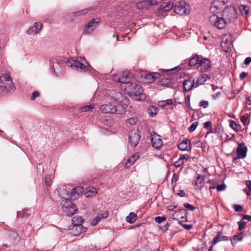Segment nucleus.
Returning <instances> with one entry per match:
<instances>
[{"label": "nucleus", "mask_w": 251, "mask_h": 251, "mask_svg": "<svg viewBox=\"0 0 251 251\" xmlns=\"http://www.w3.org/2000/svg\"><path fill=\"white\" fill-rule=\"evenodd\" d=\"M100 21L96 20H92L85 26L84 28L85 34H90L99 25Z\"/></svg>", "instance_id": "dca6fc26"}, {"label": "nucleus", "mask_w": 251, "mask_h": 251, "mask_svg": "<svg viewBox=\"0 0 251 251\" xmlns=\"http://www.w3.org/2000/svg\"><path fill=\"white\" fill-rule=\"evenodd\" d=\"M184 206L185 208L188 209L190 210H193L195 209L194 206H193L191 204L188 203H185L184 204Z\"/></svg>", "instance_id": "13d9d810"}, {"label": "nucleus", "mask_w": 251, "mask_h": 251, "mask_svg": "<svg viewBox=\"0 0 251 251\" xmlns=\"http://www.w3.org/2000/svg\"><path fill=\"white\" fill-rule=\"evenodd\" d=\"M238 225L239 230L241 231L245 227L246 222L243 220H241L238 222Z\"/></svg>", "instance_id": "de8ad7c7"}, {"label": "nucleus", "mask_w": 251, "mask_h": 251, "mask_svg": "<svg viewBox=\"0 0 251 251\" xmlns=\"http://www.w3.org/2000/svg\"><path fill=\"white\" fill-rule=\"evenodd\" d=\"M91 10L90 8H86L83 10H81L74 13L75 16H80L84 15L88 13Z\"/></svg>", "instance_id": "ea45409f"}, {"label": "nucleus", "mask_w": 251, "mask_h": 251, "mask_svg": "<svg viewBox=\"0 0 251 251\" xmlns=\"http://www.w3.org/2000/svg\"><path fill=\"white\" fill-rule=\"evenodd\" d=\"M122 89L135 100H140L145 98L141 85L135 82H131L126 86H122Z\"/></svg>", "instance_id": "f03ea898"}, {"label": "nucleus", "mask_w": 251, "mask_h": 251, "mask_svg": "<svg viewBox=\"0 0 251 251\" xmlns=\"http://www.w3.org/2000/svg\"><path fill=\"white\" fill-rule=\"evenodd\" d=\"M0 81L1 85L12 89L14 88L13 81L10 75L8 74H2L0 77Z\"/></svg>", "instance_id": "4468645a"}, {"label": "nucleus", "mask_w": 251, "mask_h": 251, "mask_svg": "<svg viewBox=\"0 0 251 251\" xmlns=\"http://www.w3.org/2000/svg\"><path fill=\"white\" fill-rule=\"evenodd\" d=\"M100 214L101 215V218L103 219H104L108 216L109 213H108V211L106 210V211H103L102 213H100Z\"/></svg>", "instance_id": "4d7b16f0"}, {"label": "nucleus", "mask_w": 251, "mask_h": 251, "mask_svg": "<svg viewBox=\"0 0 251 251\" xmlns=\"http://www.w3.org/2000/svg\"><path fill=\"white\" fill-rule=\"evenodd\" d=\"M209 18V21L211 25L218 29H223L226 25V24L225 21L223 17H219L217 14L212 13Z\"/></svg>", "instance_id": "6e6552de"}, {"label": "nucleus", "mask_w": 251, "mask_h": 251, "mask_svg": "<svg viewBox=\"0 0 251 251\" xmlns=\"http://www.w3.org/2000/svg\"><path fill=\"white\" fill-rule=\"evenodd\" d=\"M228 240V238L227 236H224L222 234L221 232L218 233L217 236L213 239L212 241L213 245H215L217 243L221 241H226Z\"/></svg>", "instance_id": "393cba45"}, {"label": "nucleus", "mask_w": 251, "mask_h": 251, "mask_svg": "<svg viewBox=\"0 0 251 251\" xmlns=\"http://www.w3.org/2000/svg\"><path fill=\"white\" fill-rule=\"evenodd\" d=\"M100 222V221L96 218H95V219H94L93 220V221L91 222V224L93 226H96V225H97Z\"/></svg>", "instance_id": "e2e57ef3"}, {"label": "nucleus", "mask_w": 251, "mask_h": 251, "mask_svg": "<svg viewBox=\"0 0 251 251\" xmlns=\"http://www.w3.org/2000/svg\"><path fill=\"white\" fill-rule=\"evenodd\" d=\"M176 205H174L172 204L169 205L167 206V208L168 210H173L174 208H176Z\"/></svg>", "instance_id": "69168bd1"}, {"label": "nucleus", "mask_w": 251, "mask_h": 251, "mask_svg": "<svg viewBox=\"0 0 251 251\" xmlns=\"http://www.w3.org/2000/svg\"><path fill=\"white\" fill-rule=\"evenodd\" d=\"M83 222L84 220L79 216H75L72 220V223L73 226L82 225Z\"/></svg>", "instance_id": "7c9ffc66"}, {"label": "nucleus", "mask_w": 251, "mask_h": 251, "mask_svg": "<svg viewBox=\"0 0 251 251\" xmlns=\"http://www.w3.org/2000/svg\"><path fill=\"white\" fill-rule=\"evenodd\" d=\"M87 228L82 225L73 226L70 229V233L74 236H77L85 232Z\"/></svg>", "instance_id": "f3484780"}, {"label": "nucleus", "mask_w": 251, "mask_h": 251, "mask_svg": "<svg viewBox=\"0 0 251 251\" xmlns=\"http://www.w3.org/2000/svg\"><path fill=\"white\" fill-rule=\"evenodd\" d=\"M190 159V156L188 154L181 155L178 160L174 163V165L176 168L179 167Z\"/></svg>", "instance_id": "4be33fe9"}, {"label": "nucleus", "mask_w": 251, "mask_h": 251, "mask_svg": "<svg viewBox=\"0 0 251 251\" xmlns=\"http://www.w3.org/2000/svg\"><path fill=\"white\" fill-rule=\"evenodd\" d=\"M39 96V93L37 91H34L33 93H32V95L31 96V100H34L36 98L38 97Z\"/></svg>", "instance_id": "5fc2aeb1"}, {"label": "nucleus", "mask_w": 251, "mask_h": 251, "mask_svg": "<svg viewBox=\"0 0 251 251\" xmlns=\"http://www.w3.org/2000/svg\"><path fill=\"white\" fill-rule=\"evenodd\" d=\"M198 125V123L197 122L193 123L192 124V125L190 126V127H189V131L192 132H193L194 131H195V130L196 129Z\"/></svg>", "instance_id": "8fccbe9b"}, {"label": "nucleus", "mask_w": 251, "mask_h": 251, "mask_svg": "<svg viewBox=\"0 0 251 251\" xmlns=\"http://www.w3.org/2000/svg\"><path fill=\"white\" fill-rule=\"evenodd\" d=\"M232 40L230 34H225L222 38L221 46L226 52L228 51L232 46Z\"/></svg>", "instance_id": "f8f14e48"}, {"label": "nucleus", "mask_w": 251, "mask_h": 251, "mask_svg": "<svg viewBox=\"0 0 251 251\" xmlns=\"http://www.w3.org/2000/svg\"><path fill=\"white\" fill-rule=\"evenodd\" d=\"M247 151V147L244 144H239L236 149V156L235 159L244 158L246 156Z\"/></svg>", "instance_id": "ddd939ff"}, {"label": "nucleus", "mask_w": 251, "mask_h": 251, "mask_svg": "<svg viewBox=\"0 0 251 251\" xmlns=\"http://www.w3.org/2000/svg\"><path fill=\"white\" fill-rule=\"evenodd\" d=\"M230 126L235 131H240L241 129V126L239 124H237L233 121H231L230 122Z\"/></svg>", "instance_id": "e433bc0d"}, {"label": "nucleus", "mask_w": 251, "mask_h": 251, "mask_svg": "<svg viewBox=\"0 0 251 251\" xmlns=\"http://www.w3.org/2000/svg\"><path fill=\"white\" fill-rule=\"evenodd\" d=\"M149 113L151 116H153L157 114V108L155 106H151L149 108Z\"/></svg>", "instance_id": "a18cd8bd"}, {"label": "nucleus", "mask_w": 251, "mask_h": 251, "mask_svg": "<svg viewBox=\"0 0 251 251\" xmlns=\"http://www.w3.org/2000/svg\"><path fill=\"white\" fill-rule=\"evenodd\" d=\"M84 60V59L82 57H80V61L70 59L67 62V64L68 66L77 70L86 71L87 70V66L81 62Z\"/></svg>", "instance_id": "9d476101"}, {"label": "nucleus", "mask_w": 251, "mask_h": 251, "mask_svg": "<svg viewBox=\"0 0 251 251\" xmlns=\"http://www.w3.org/2000/svg\"><path fill=\"white\" fill-rule=\"evenodd\" d=\"M244 237L245 234L243 232H241L237 235L234 236L232 238L230 239L232 245L234 246L236 244L237 242L242 241Z\"/></svg>", "instance_id": "a878e982"}, {"label": "nucleus", "mask_w": 251, "mask_h": 251, "mask_svg": "<svg viewBox=\"0 0 251 251\" xmlns=\"http://www.w3.org/2000/svg\"><path fill=\"white\" fill-rule=\"evenodd\" d=\"M149 6H150V5L148 0H144L142 1H139L136 4L137 8L140 10L148 9Z\"/></svg>", "instance_id": "c85d7f7f"}, {"label": "nucleus", "mask_w": 251, "mask_h": 251, "mask_svg": "<svg viewBox=\"0 0 251 251\" xmlns=\"http://www.w3.org/2000/svg\"><path fill=\"white\" fill-rule=\"evenodd\" d=\"M114 102L112 99V102L101 105L100 110L104 113H114Z\"/></svg>", "instance_id": "a211bd4d"}, {"label": "nucleus", "mask_w": 251, "mask_h": 251, "mask_svg": "<svg viewBox=\"0 0 251 251\" xmlns=\"http://www.w3.org/2000/svg\"><path fill=\"white\" fill-rule=\"evenodd\" d=\"M137 215L134 212H130L128 216L126 218L127 222L130 224L134 223L136 220Z\"/></svg>", "instance_id": "473e14b6"}, {"label": "nucleus", "mask_w": 251, "mask_h": 251, "mask_svg": "<svg viewBox=\"0 0 251 251\" xmlns=\"http://www.w3.org/2000/svg\"><path fill=\"white\" fill-rule=\"evenodd\" d=\"M174 11L180 15H187L190 13V7L185 1L182 0L176 3Z\"/></svg>", "instance_id": "0eeeda50"}, {"label": "nucleus", "mask_w": 251, "mask_h": 251, "mask_svg": "<svg viewBox=\"0 0 251 251\" xmlns=\"http://www.w3.org/2000/svg\"><path fill=\"white\" fill-rule=\"evenodd\" d=\"M131 75L128 72H123L122 75L118 78V82L121 83L126 86L131 83Z\"/></svg>", "instance_id": "412c9836"}, {"label": "nucleus", "mask_w": 251, "mask_h": 251, "mask_svg": "<svg viewBox=\"0 0 251 251\" xmlns=\"http://www.w3.org/2000/svg\"><path fill=\"white\" fill-rule=\"evenodd\" d=\"M43 27V25L40 22L35 23L27 31V33L30 35H34L39 32Z\"/></svg>", "instance_id": "aec40b11"}, {"label": "nucleus", "mask_w": 251, "mask_h": 251, "mask_svg": "<svg viewBox=\"0 0 251 251\" xmlns=\"http://www.w3.org/2000/svg\"><path fill=\"white\" fill-rule=\"evenodd\" d=\"M203 127L204 128H210V132H212V126L211 121L206 122L204 123Z\"/></svg>", "instance_id": "49530a36"}, {"label": "nucleus", "mask_w": 251, "mask_h": 251, "mask_svg": "<svg viewBox=\"0 0 251 251\" xmlns=\"http://www.w3.org/2000/svg\"><path fill=\"white\" fill-rule=\"evenodd\" d=\"M94 104H91L90 105H85L79 109L80 112H86L92 110L95 108Z\"/></svg>", "instance_id": "f704fd0d"}, {"label": "nucleus", "mask_w": 251, "mask_h": 251, "mask_svg": "<svg viewBox=\"0 0 251 251\" xmlns=\"http://www.w3.org/2000/svg\"><path fill=\"white\" fill-rule=\"evenodd\" d=\"M241 120L244 125H248L250 123L249 118L248 116H242L241 117Z\"/></svg>", "instance_id": "37998d69"}, {"label": "nucleus", "mask_w": 251, "mask_h": 251, "mask_svg": "<svg viewBox=\"0 0 251 251\" xmlns=\"http://www.w3.org/2000/svg\"><path fill=\"white\" fill-rule=\"evenodd\" d=\"M181 226L187 230H189L192 228V226L191 225L181 224Z\"/></svg>", "instance_id": "680f3d73"}, {"label": "nucleus", "mask_w": 251, "mask_h": 251, "mask_svg": "<svg viewBox=\"0 0 251 251\" xmlns=\"http://www.w3.org/2000/svg\"><path fill=\"white\" fill-rule=\"evenodd\" d=\"M30 215V211L29 210L24 209L21 211H18L17 216L19 218H23L27 217Z\"/></svg>", "instance_id": "4c0bfd02"}, {"label": "nucleus", "mask_w": 251, "mask_h": 251, "mask_svg": "<svg viewBox=\"0 0 251 251\" xmlns=\"http://www.w3.org/2000/svg\"><path fill=\"white\" fill-rule=\"evenodd\" d=\"M138 157V156L136 155H134L131 156L129 158H128L126 163L125 164V167H129L132 164H133L134 163V162L136 160Z\"/></svg>", "instance_id": "72a5a7b5"}, {"label": "nucleus", "mask_w": 251, "mask_h": 251, "mask_svg": "<svg viewBox=\"0 0 251 251\" xmlns=\"http://www.w3.org/2000/svg\"><path fill=\"white\" fill-rule=\"evenodd\" d=\"M53 178V176L51 175H47L45 177V183L48 186H51L52 184V178Z\"/></svg>", "instance_id": "79ce46f5"}, {"label": "nucleus", "mask_w": 251, "mask_h": 251, "mask_svg": "<svg viewBox=\"0 0 251 251\" xmlns=\"http://www.w3.org/2000/svg\"><path fill=\"white\" fill-rule=\"evenodd\" d=\"M187 211L184 209H179L173 214L172 217L174 220L178 221L179 224L187 221Z\"/></svg>", "instance_id": "9b49d317"}, {"label": "nucleus", "mask_w": 251, "mask_h": 251, "mask_svg": "<svg viewBox=\"0 0 251 251\" xmlns=\"http://www.w3.org/2000/svg\"><path fill=\"white\" fill-rule=\"evenodd\" d=\"M247 74L246 72H242L240 75V78L241 79H244L245 77H246Z\"/></svg>", "instance_id": "338daca9"}, {"label": "nucleus", "mask_w": 251, "mask_h": 251, "mask_svg": "<svg viewBox=\"0 0 251 251\" xmlns=\"http://www.w3.org/2000/svg\"><path fill=\"white\" fill-rule=\"evenodd\" d=\"M234 210L236 211L239 212L242 210L243 208L241 205L236 204L234 206Z\"/></svg>", "instance_id": "6e6d98bb"}, {"label": "nucleus", "mask_w": 251, "mask_h": 251, "mask_svg": "<svg viewBox=\"0 0 251 251\" xmlns=\"http://www.w3.org/2000/svg\"><path fill=\"white\" fill-rule=\"evenodd\" d=\"M12 90L13 89L1 84L0 85V95H4Z\"/></svg>", "instance_id": "c9c22d12"}, {"label": "nucleus", "mask_w": 251, "mask_h": 251, "mask_svg": "<svg viewBox=\"0 0 251 251\" xmlns=\"http://www.w3.org/2000/svg\"><path fill=\"white\" fill-rule=\"evenodd\" d=\"M189 65L190 66L198 65V70L201 72H206L211 68L210 60L199 55H195L190 59Z\"/></svg>", "instance_id": "7ed1b4c3"}, {"label": "nucleus", "mask_w": 251, "mask_h": 251, "mask_svg": "<svg viewBox=\"0 0 251 251\" xmlns=\"http://www.w3.org/2000/svg\"><path fill=\"white\" fill-rule=\"evenodd\" d=\"M246 185L248 188L251 191V180H247L246 181Z\"/></svg>", "instance_id": "0e129e2a"}, {"label": "nucleus", "mask_w": 251, "mask_h": 251, "mask_svg": "<svg viewBox=\"0 0 251 251\" xmlns=\"http://www.w3.org/2000/svg\"><path fill=\"white\" fill-rule=\"evenodd\" d=\"M82 191L83 188L81 187H77L70 190H67L65 187H62L59 188L58 192L64 199L75 200L78 198Z\"/></svg>", "instance_id": "20e7f679"}, {"label": "nucleus", "mask_w": 251, "mask_h": 251, "mask_svg": "<svg viewBox=\"0 0 251 251\" xmlns=\"http://www.w3.org/2000/svg\"><path fill=\"white\" fill-rule=\"evenodd\" d=\"M178 195L181 197H183L185 196V193L183 190H179Z\"/></svg>", "instance_id": "774afa93"}, {"label": "nucleus", "mask_w": 251, "mask_h": 251, "mask_svg": "<svg viewBox=\"0 0 251 251\" xmlns=\"http://www.w3.org/2000/svg\"><path fill=\"white\" fill-rule=\"evenodd\" d=\"M96 189L93 187H88L86 189L85 195L86 197H92L97 194Z\"/></svg>", "instance_id": "cd10ccee"}, {"label": "nucleus", "mask_w": 251, "mask_h": 251, "mask_svg": "<svg viewBox=\"0 0 251 251\" xmlns=\"http://www.w3.org/2000/svg\"><path fill=\"white\" fill-rule=\"evenodd\" d=\"M229 0H214L212 2L210 11L211 13L218 14L221 12L224 5Z\"/></svg>", "instance_id": "1a4fd4ad"}, {"label": "nucleus", "mask_w": 251, "mask_h": 251, "mask_svg": "<svg viewBox=\"0 0 251 251\" xmlns=\"http://www.w3.org/2000/svg\"><path fill=\"white\" fill-rule=\"evenodd\" d=\"M166 221V218L165 217H156L155 218V221L158 224H160L163 222H164Z\"/></svg>", "instance_id": "09e8293b"}, {"label": "nucleus", "mask_w": 251, "mask_h": 251, "mask_svg": "<svg viewBox=\"0 0 251 251\" xmlns=\"http://www.w3.org/2000/svg\"><path fill=\"white\" fill-rule=\"evenodd\" d=\"M218 191H222L225 190L226 186L225 184L223 183L221 185H218L216 187Z\"/></svg>", "instance_id": "3c124183"}, {"label": "nucleus", "mask_w": 251, "mask_h": 251, "mask_svg": "<svg viewBox=\"0 0 251 251\" xmlns=\"http://www.w3.org/2000/svg\"><path fill=\"white\" fill-rule=\"evenodd\" d=\"M140 137L139 134L135 131H131L129 134V143L133 147H136L139 143Z\"/></svg>", "instance_id": "6ab92c4d"}, {"label": "nucleus", "mask_w": 251, "mask_h": 251, "mask_svg": "<svg viewBox=\"0 0 251 251\" xmlns=\"http://www.w3.org/2000/svg\"><path fill=\"white\" fill-rule=\"evenodd\" d=\"M112 99L114 102V114L123 115L126 111L128 100L121 93H114Z\"/></svg>", "instance_id": "f257e3e1"}, {"label": "nucleus", "mask_w": 251, "mask_h": 251, "mask_svg": "<svg viewBox=\"0 0 251 251\" xmlns=\"http://www.w3.org/2000/svg\"><path fill=\"white\" fill-rule=\"evenodd\" d=\"M194 85V79L189 78L183 82V88L185 91L188 92L191 90Z\"/></svg>", "instance_id": "b1692460"}, {"label": "nucleus", "mask_w": 251, "mask_h": 251, "mask_svg": "<svg viewBox=\"0 0 251 251\" xmlns=\"http://www.w3.org/2000/svg\"><path fill=\"white\" fill-rule=\"evenodd\" d=\"M191 142L188 139H185L183 140L178 145V148L179 150L184 151H189L191 150Z\"/></svg>", "instance_id": "5701e85b"}, {"label": "nucleus", "mask_w": 251, "mask_h": 251, "mask_svg": "<svg viewBox=\"0 0 251 251\" xmlns=\"http://www.w3.org/2000/svg\"><path fill=\"white\" fill-rule=\"evenodd\" d=\"M222 16L226 24L233 22L237 18V11L234 7L227 6L223 11Z\"/></svg>", "instance_id": "39448f33"}, {"label": "nucleus", "mask_w": 251, "mask_h": 251, "mask_svg": "<svg viewBox=\"0 0 251 251\" xmlns=\"http://www.w3.org/2000/svg\"><path fill=\"white\" fill-rule=\"evenodd\" d=\"M239 9L241 12L242 15H247L249 13V7L247 6H245L244 5H240L239 6Z\"/></svg>", "instance_id": "58836bf2"}, {"label": "nucleus", "mask_w": 251, "mask_h": 251, "mask_svg": "<svg viewBox=\"0 0 251 251\" xmlns=\"http://www.w3.org/2000/svg\"><path fill=\"white\" fill-rule=\"evenodd\" d=\"M150 6L157 4L158 3L162 1L163 0H148Z\"/></svg>", "instance_id": "864d4df0"}, {"label": "nucleus", "mask_w": 251, "mask_h": 251, "mask_svg": "<svg viewBox=\"0 0 251 251\" xmlns=\"http://www.w3.org/2000/svg\"><path fill=\"white\" fill-rule=\"evenodd\" d=\"M138 121V119L136 117L130 118L126 120V123L131 125H135Z\"/></svg>", "instance_id": "c03bdc74"}, {"label": "nucleus", "mask_w": 251, "mask_h": 251, "mask_svg": "<svg viewBox=\"0 0 251 251\" xmlns=\"http://www.w3.org/2000/svg\"><path fill=\"white\" fill-rule=\"evenodd\" d=\"M151 142L153 147L159 149L163 145L161 137L155 133L151 135Z\"/></svg>", "instance_id": "2eb2a0df"}, {"label": "nucleus", "mask_w": 251, "mask_h": 251, "mask_svg": "<svg viewBox=\"0 0 251 251\" xmlns=\"http://www.w3.org/2000/svg\"><path fill=\"white\" fill-rule=\"evenodd\" d=\"M173 7V4L171 3H162L159 8V12H167L171 9Z\"/></svg>", "instance_id": "c756f323"}, {"label": "nucleus", "mask_w": 251, "mask_h": 251, "mask_svg": "<svg viewBox=\"0 0 251 251\" xmlns=\"http://www.w3.org/2000/svg\"><path fill=\"white\" fill-rule=\"evenodd\" d=\"M173 102V100L171 99H168L165 100H160L158 102V105L161 108H164L168 105H172Z\"/></svg>", "instance_id": "2f4dec72"}, {"label": "nucleus", "mask_w": 251, "mask_h": 251, "mask_svg": "<svg viewBox=\"0 0 251 251\" xmlns=\"http://www.w3.org/2000/svg\"><path fill=\"white\" fill-rule=\"evenodd\" d=\"M61 204L63 212L68 216L73 215L77 210L76 206L69 199L62 200Z\"/></svg>", "instance_id": "423d86ee"}, {"label": "nucleus", "mask_w": 251, "mask_h": 251, "mask_svg": "<svg viewBox=\"0 0 251 251\" xmlns=\"http://www.w3.org/2000/svg\"><path fill=\"white\" fill-rule=\"evenodd\" d=\"M251 62V57H247L244 60V64L246 65H248Z\"/></svg>", "instance_id": "bf43d9fd"}, {"label": "nucleus", "mask_w": 251, "mask_h": 251, "mask_svg": "<svg viewBox=\"0 0 251 251\" xmlns=\"http://www.w3.org/2000/svg\"><path fill=\"white\" fill-rule=\"evenodd\" d=\"M158 76L159 74L158 73H155L154 74H149L146 75L145 78L148 80L150 82H151L154 79L158 77Z\"/></svg>", "instance_id": "a19ab883"}, {"label": "nucleus", "mask_w": 251, "mask_h": 251, "mask_svg": "<svg viewBox=\"0 0 251 251\" xmlns=\"http://www.w3.org/2000/svg\"><path fill=\"white\" fill-rule=\"evenodd\" d=\"M243 220H247L249 221H251V216L247 215H242Z\"/></svg>", "instance_id": "052dcab7"}, {"label": "nucleus", "mask_w": 251, "mask_h": 251, "mask_svg": "<svg viewBox=\"0 0 251 251\" xmlns=\"http://www.w3.org/2000/svg\"><path fill=\"white\" fill-rule=\"evenodd\" d=\"M209 79V77L206 74H202L198 77L196 81V85L197 86L202 85Z\"/></svg>", "instance_id": "bb28decb"}, {"label": "nucleus", "mask_w": 251, "mask_h": 251, "mask_svg": "<svg viewBox=\"0 0 251 251\" xmlns=\"http://www.w3.org/2000/svg\"><path fill=\"white\" fill-rule=\"evenodd\" d=\"M208 104L209 102L208 101L206 100H201L200 102V106H202L203 108H206L208 106Z\"/></svg>", "instance_id": "603ef678"}]
</instances>
